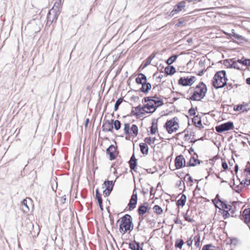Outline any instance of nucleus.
I'll return each instance as SVG.
<instances>
[{
  "mask_svg": "<svg viewBox=\"0 0 250 250\" xmlns=\"http://www.w3.org/2000/svg\"><path fill=\"white\" fill-rule=\"evenodd\" d=\"M228 80L226 71H219L215 74L212 81V84L215 89H218L225 87L227 84Z\"/></svg>",
  "mask_w": 250,
  "mask_h": 250,
  "instance_id": "f257e3e1",
  "label": "nucleus"
},
{
  "mask_svg": "<svg viewBox=\"0 0 250 250\" xmlns=\"http://www.w3.org/2000/svg\"><path fill=\"white\" fill-rule=\"evenodd\" d=\"M120 220L121 223L119 225V231L123 234H125L128 231H131L134 228V225L132 222L131 216L126 214L122 217Z\"/></svg>",
  "mask_w": 250,
  "mask_h": 250,
  "instance_id": "f03ea898",
  "label": "nucleus"
},
{
  "mask_svg": "<svg viewBox=\"0 0 250 250\" xmlns=\"http://www.w3.org/2000/svg\"><path fill=\"white\" fill-rule=\"evenodd\" d=\"M178 121L179 119L177 117H175L169 120H167L164 127L168 133L171 134L172 132L178 130L179 128Z\"/></svg>",
  "mask_w": 250,
  "mask_h": 250,
  "instance_id": "7ed1b4c3",
  "label": "nucleus"
},
{
  "mask_svg": "<svg viewBox=\"0 0 250 250\" xmlns=\"http://www.w3.org/2000/svg\"><path fill=\"white\" fill-rule=\"evenodd\" d=\"M150 209L149 204L147 202H145L143 204L139 206L137 212L139 215V219L143 220L144 219V214L147 212Z\"/></svg>",
  "mask_w": 250,
  "mask_h": 250,
  "instance_id": "20e7f679",
  "label": "nucleus"
},
{
  "mask_svg": "<svg viewBox=\"0 0 250 250\" xmlns=\"http://www.w3.org/2000/svg\"><path fill=\"white\" fill-rule=\"evenodd\" d=\"M234 128L233 122L229 121L215 127V130L218 133H222L226 131L232 129Z\"/></svg>",
  "mask_w": 250,
  "mask_h": 250,
  "instance_id": "39448f33",
  "label": "nucleus"
},
{
  "mask_svg": "<svg viewBox=\"0 0 250 250\" xmlns=\"http://www.w3.org/2000/svg\"><path fill=\"white\" fill-rule=\"evenodd\" d=\"M136 188L133 191V194L131 196V198L129 200L127 207H128V210H133L135 208L138 201V195L136 191Z\"/></svg>",
  "mask_w": 250,
  "mask_h": 250,
  "instance_id": "423d86ee",
  "label": "nucleus"
},
{
  "mask_svg": "<svg viewBox=\"0 0 250 250\" xmlns=\"http://www.w3.org/2000/svg\"><path fill=\"white\" fill-rule=\"evenodd\" d=\"M116 180L113 182V181L105 180L104 185L106 187L105 189L103 191V194L104 197L109 196L111 191H112Z\"/></svg>",
  "mask_w": 250,
  "mask_h": 250,
  "instance_id": "0eeeda50",
  "label": "nucleus"
},
{
  "mask_svg": "<svg viewBox=\"0 0 250 250\" xmlns=\"http://www.w3.org/2000/svg\"><path fill=\"white\" fill-rule=\"evenodd\" d=\"M60 14V12L50 10L47 16L46 25L50 26L54 21H56Z\"/></svg>",
  "mask_w": 250,
  "mask_h": 250,
  "instance_id": "6e6552de",
  "label": "nucleus"
},
{
  "mask_svg": "<svg viewBox=\"0 0 250 250\" xmlns=\"http://www.w3.org/2000/svg\"><path fill=\"white\" fill-rule=\"evenodd\" d=\"M174 162L176 169H180L184 167L187 166L186 160L182 155L177 156L175 159Z\"/></svg>",
  "mask_w": 250,
  "mask_h": 250,
  "instance_id": "1a4fd4ad",
  "label": "nucleus"
},
{
  "mask_svg": "<svg viewBox=\"0 0 250 250\" xmlns=\"http://www.w3.org/2000/svg\"><path fill=\"white\" fill-rule=\"evenodd\" d=\"M117 147L113 145H111L106 149V152L109 155V160L112 161L116 159L118 152L117 151Z\"/></svg>",
  "mask_w": 250,
  "mask_h": 250,
  "instance_id": "9d476101",
  "label": "nucleus"
},
{
  "mask_svg": "<svg viewBox=\"0 0 250 250\" xmlns=\"http://www.w3.org/2000/svg\"><path fill=\"white\" fill-rule=\"evenodd\" d=\"M239 218L244 221L249 227L250 223V208L245 209L242 212V214L239 216Z\"/></svg>",
  "mask_w": 250,
  "mask_h": 250,
  "instance_id": "9b49d317",
  "label": "nucleus"
},
{
  "mask_svg": "<svg viewBox=\"0 0 250 250\" xmlns=\"http://www.w3.org/2000/svg\"><path fill=\"white\" fill-rule=\"evenodd\" d=\"M102 131L104 132H113L112 123L109 120H104L102 126Z\"/></svg>",
  "mask_w": 250,
  "mask_h": 250,
  "instance_id": "f8f14e48",
  "label": "nucleus"
},
{
  "mask_svg": "<svg viewBox=\"0 0 250 250\" xmlns=\"http://www.w3.org/2000/svg\"><path fill=\"white\" fill-rule=\"evenodd\" d=\"M205 96H204L202 92H199L198 90H195L193 92L192 95L190 97L187 98V99L193 101H199Z\"/></svg>",
  "mask_w": 250,
  "mask_h": 250,
  "instance_id": "ddd939ff",
  "label": "nucleus"
},
{
  "mask_svg": "<svg viewBox=\"0 0 250 250\" xmlns=\"http://www.w3.org/2000/svg\"><path fill=\"white\" fill-rule=\"evenodd\" d=\"M193 155H196V158L194 156H191L189 161L187 163V167H195L197 164L200 165L202 163L201 160L197 159L198 156L196 152Z\"/></svg>",
  "mask_w": 250,
  "mask_h": 250,
  "instance_id": "4468645a",
  "label": "nucleus"
},
{
  "mask_svg": "<svg viewBox=\"0 0 250 250\" xmlns=\"http://www.w3.org/2000/svg\"><path fill=\"white\" fill-rule=\"evenodd\" d=\"M157 53L153 52L141 65L139 68V70L143 69L147 65H149L151 61L155 58Z\"/></svg>",
  "mask_w": 250,
  "mask_h": 250,
  "instance_id": "2eb2a0df",
  "label": "nucleus"
},
{
  "mask_svg": "<svg viewBox=\"0 0 250 250\" xmlns=\"http://www.w3.org/2000/svg\"><path fill=\"white\" fill-rule=\"evenodd\" d=\"M128 163L131 170L136 171V169L137 166V159L135 158L134 153H133L131 156Z\"/></svg>",
  "mask_w": 250,
  "mask_h": 250,
  "instance_id": "dca6fc26",
  "label": "nucleus"
},
{
  "mask_svg": "<svg viewBox=\"0 0 250 250\" xmlns=\"http://www.w3.org/2000/svg\"><path fill=\"white\" fill-rule=\"evenodd\" d=\"M151 88V84L149 83L146 82H145V83H144V84L142 85V87L137 91L142 92L146 94L148 93Z\"/></svg>",
  "mask_w": 250,
  "mask_h": 250,
  "instance_id": "f3484780",
  "label": "nucleus"
},
{
  "mask_svg": "<svg viewBox=\"0 0 250 250\" xmlns=\"http://www.w3.org/2000/svg\"><path fill=\"white\" fill-rule=\"evenodd\" d=\"M195 89L198 90L199 92H202L204 96H206L207 92V87L206 85L202 82H201L195 87Z\"/></svg>",
  "mask_w": 250,
  "mask_h": 250,
  "instance_id": "a211bd4d",
  "label": "nucleus"
},
{
  "mask_svg": "<svg viewBox=\"0 0 250 250\" xmlns=\"http://www.w3.org/2000/svg\"><path fill=\"white\" fill-rule=\"evenodd\" d=\"M192 123L195 126L198 128H202L203 127V125H202V119L201 117L199 115L194 116L192 119Z\"/></svg>",
  "mask_w": 250,
  "mask_h": 250,
  "instance_id": "6ab92c4d",
  "label": "nucleus"
},
{
  "mask_svg": "<svg viewBox=\"0 0 250 250\" xmlns=\"http://www.w3.org/2000/svg\"><path fill=\"white\" fill-rule=\"evenodd\" d=\"M136 83L138 84H142L147 82V78L146 76L143 73H139L138 76L135 79Z\"/></svg>",
  "mask_w": 250,
  "mask_h": 250,
  "instance_id": "aec40b11",
  "label": "nucleus"
},
{
  "mask_svg": "<svg viewBox=\"0 0 250 250\" xmlns=\"http://www.w3.org/2000/svg\"><path fill=\"white\" fill-rule=\"evenodd\" d=\"M186 0H183L177 3L174 7L173 11L179 13L186 7Z\"/></svg>",
  "mask_w": 250,
  "mask_h": 250,
  "instance_id": "412c9836",
  "label": "nucleus"
},
{
  "mask_svg": "<svg viewBox=\"0 0 250 250\" xmlns=\"http://www.w3.org/2000/svg\"><path fill=\"white\" fill-rule=\"evenodd\" d=\"M178 84L184 86L191 85L188 77H181L178 80Z\"/></svg>",
  "mask_w": 250,
  "mask_h": 250,
  "instance_id": "4be33fe9",
  "label": "nucleus"
},
{
  "mask_svg": "<svg viewBox=\"0 0 250 250\" xmlns=\"http://www.w3.org/2000/svg\"><path fill=\"white\" fill-rule=\"evenodd\" d=\"M165 75H172L176 72L175 68L173 65L167 66L164 70Z\"/></svg>",
  "mask_w": 250,
  "mask_h": 250,
  "instance_id": "5701e85b",
  "label": "nucleus"
},
{
  "mask_svg": "<svg viewBox=\"0 0 250 250\" xmlns=\"http://www.w3.org/2000/svg\"><path fill=\"white\" fill-rule=\"evenodd\" d=\"M141 153L144 155H147L148 153L149 148L147 143H141L139 144Z\"/></svg>",
  "mask_w": 250,
  "mask_h": 250,
  "instance_id": "b1692460",
  "label": "nucleus"
},
{
  "mask_svg": "<svg viewBox=\"0 0 250 250\" xmlns=\"http://www.w3.org/2000/svg\"><path fill=\"white\" fill-rule=\"evenodd\" d=\"M157 121H158L155 119L152 120L151 126L150 127V134L152 135L155 134L158 130Z\"/></svg>",
  "mask_w": 250,
  "mask_h": 250,
  "instance_id": "393cba45",
  "label": "nucleus"
},
{
  "mask_svg": "<svg viewBox=\"0 0 250 250\" xmlns=\"http://www.w3.org/2000/svg\"><path fill=\"white\" fill-rule=\"evenodd\" d=\"M153 98H154L153 103L155 104V109H157V107H159L164 104L163 101L162 99L159 98L157 96V95L155 94L153 96Z\"/></svg>",
  "mask_w": 250,
  "mask_h": 250,
  "instance_id": "a878e982",
  "label": "nucleus"
},
{
  "mask_svg": "<svg viewBox=\"0 0 250 250\" xmlns=\"http://www.w3.org/2000/svg\"><path fill=\"white\" fill-rule=\"evenodd\" d=\"M192 212V210H190L188 209L187 210L186 213L183 214L185 220L190 223H192L194 221L191 217Z\"/></svg>",
  "mask_w": 250,
  "mask_h": 250,
  "instance_id": "bb28decb",
  "label": "nucleus"
},
{
  "mask_svg": "<svg viewBox=\"0 0 250 250\" xmlns=\"http://www.w3.org/2000/svg\"><path fill=\"white\" fill-rule=\"evenodd\" d=\"M61 2L62 0H57L55 2L53 7L50 10L57 13L60 12V8L62 7Z\"/></svg>",
  "mask_w": 250,
  "mask_h": 250,
  "instance_id": "cd10ccee",
  "label": "nucleus"
},
{
  "mask_svg": "<svg viewBox=\"0 0 250 250\" xmlns=\"http://www.w3.org/2000/svg\"><path fill=\"white\" fill-rule=\"evenodd\" d=\"M186 201L187 196L185 194H182L181 198L176 202L177 206L183 207L185 205Z\"/></svg>",
  "mask_w": 250,
  "mask_h": 250,
  "instance_id": "c85d7f7f",
  "label": "nucleus"
},
{
  "mask_svg": "<svg viewBox=\"0 0 250 250\" xmlns=\"http://www.w3.org/2000/svg\"><path fill=\"white\" fill-rule=\"evenodd\" d=\"M234 59H226L223 61H221L219 62L222 63L223 65L226 66L227 68H232V62Z\"/></svg>",
  "mask_w": 250,
  "mask_h": 250,
  "instance_id": "c756f323",
  "label": "nucleus"
},
{
  "mask_svg": "<svg viewBox=\"0 0 250 250\" xmlns=\"http://www.w3.org/2000/svg\"><path fill=\"white\" fill-rule=\"evenodd\" d=\"M237 62L244 66H250V59L245 58L244 57H243L241 59H238Z\"/></svg>",
  "mask_w": 250,
  "mask_h": 250,
  "instance_id": "7c9ffc66",
  "label": "nucleus"
},
{
  "mask_svg": "<svg viewBox=\"0 0 250 250\" xmlns=\"http://www.w3.org/2000/svg\"><path fill=\"white\" fill-rule=\"evenodd\" d=\"M129 248L131 250H139L141 247L139 242L134 241V243H129Z\"/></svg>",
  "mask_w": 250,
  "mask_h": 250,
  "instance_id": "2f4dec72",
  "label": "nucleus"
},
{
  "mask_svg": "<svg viewBox=\"0 0 250 250\" xmlns=\"http://www.w3.org/2000/svg\"><path fill=\"white\" fill-rule=\"evenodd\" d=\"M111 122L112 123L113 128H114L116 130H118L120 129L122 124L120 121L118 120H114L112 119Z\"/></svg>",
  "mask_w": 250,
  "mask_h": 250,
  "instance_id": "473e14b6",
  "label": "nucleus"
},
{
  "mask_svg": "<svg viewBox=\"0 0 250 250\" xmlns=\"http://www.w3.org/2000/svg\"><path fill=\"white\" fill-rule=\"evenodd\" d=\"M21 206L22 207V210L24 212L27 213L29 211V208L27 204V200L26 199H23L21 202Z\"/></svg>",
  "mask_w": 250,
  "mask_h": 250,
  "instance_id": "72a5a7b5",
  "label": "nucleus"
},
{
  "mask_svg": "<svg viewBox=\"0 0 250 250\" xmlns=\"http://www.w3.org/2000/svg\"><path fill=\"white\" fill-rule=\"evenodd\" d=\"M144 109L146 108L148 110H150L153 108L154 110L153 111H149V113H152L156 110V109H155V104H150V103H147L146 104H144Z\"/></svg>",
  "mask_w": 250,
  "mask_h": 250,
  "instance_id": "f704fd0d",
  "label": "nucleus"
},
{
  "mask_svg": "<svg viewBox=\"0 0 250 250\" xmlns=\"http://www.w3.org/2000/svg\"><path fill=\"white\" fill-rule=\"evenodd\" d=\"M178 58V55L176 54H174L171 56L166 61V63L170 65L172 63H173Z\"/></svg>",
  "mask_w": 250,
  "mask_h": 250,
  "instance_id": "c9c22d12",
  "label": "nucleus"
},
{
  "mask_svg": "<svg viewBox=\"0 0 250 250\" xmlns=\"http://www.w3.org/2000/svg\"><path fill=\"white\" fill-rule=\"evenodd\" d=\"M212 202L214 205L215 207H217V204L220 203L221 205V203L225 202V200H222L220 199V195L218 194H217L216 195L215 198L214 199L212 200Z\"/></svg>",
  "mask_w": 250,
  "mask_h": 250,
  "instance_id": "e433bc0d",
  "label": "nucleus"
},
{
  "mask_svg": "<svg viewBox=\"0 0 250 250\" xmlns=\"http://www.w3.org/2000/svg\"><path fill=\"white\" fill-rule=\"evenodd\" d=\"M184 243V241L182 239H177L175 243V247L181 249Z\"/></svg>",
  "mask_w": 250,
  "mask_h": 250,
  "instance_id": "4c0bfd02",
  "label": "nucleus"
},
{
  "mask_svg": "<svg viewBox=\"0 0 250 250\" xmlns=\"http://www.w3.org/2000/svg\"><path fill=\"white\" fill-rule=\"evenodd\" d=\"M221 206L223 209H227L226 210H229V211H230L233 208L232 206L227 204V201L226 200L221 203Z\"/></svg>",
  "mask_w": 250,
  "mask_h": 250,
  "instance_id": "58836bf2",
  "label": "nucleus"
},
{
  "mask_svg": "<svg viewBox=\"0 0 250 250\" xmlns=\"http://www.w3.org/2000/svg\"><path fill=\"white\" fill-rule=\"evenodd\" d=\"M202 250H217V248L212 244H208L205 245L203 247Z\"/></svg>",
  "mask_w": 250,
  "mask_h": 250,
  "instance_id": "ea45409f",
  "label": "nucleus"
},
{
  "mask_svg": "<svg viewBox=\"0 0 250 250\" xmlns=\"http://www.w3.org/2000/svg\"><path fill=\"white\" fill-rule=\"evenodd\" d=\"M130 125L128 123H126L124 125V131L125 134L128 135L129 136L131 135V132H130Z\"/></svg>",
  "mask_w": 250,
  "mask_h": 250,
  "instance_id": "a19ab883",
  "label": "nucleus"
},
{
  "mask_svg": "<svg viewBox=\"0 0 250 250\" xmlns=\"http://www.w3.org/2000/svg\"><path fill=\"white\" fill-rule=\"evenodd\" d=\"M221 214L223 215V217L224 219H226L228 218L231 216L229 210H226V209H222L221 211H220Z\"/></svg>",
  "mask_w": 250,
  "mask_h": 250,
  "instance_id": "79ce46f5",
  "label": "nucleus"
},
{
  "mask_svg": "<svg viewBox=\"0 0 250 250\" xmlns=\"http://www.w3.org/2000/svg\"><path fill=\"white\" fill-rule=\"evenodd\" d=\"M156 140V139L155 137L151 138V137H149L145 138L144 139V142L149 145H151L152 144L154 143Z\"/></svg>",
  "mask_w": 250,
  "mask_h": 250,
  "instance_id": "37998d69",
  "label": "nucleus"
},
{
  "mask_svg": "<svg viewBox=\"0 0 250 250\" xmlns=\"http://www.w3.org/2000/svg\"><path fill=\"white\" fill-rule=\"evenodd\" d=\"M195 241V245L196 247L199 248L200 246V235L199 234H197L194 238Z\"/></svg>",
  "mask_w": 250,
  "mask_h": 250,
  "instance_id": "c03bdc74",
  "label": "nucleus"
},
{
  "mask_svg": "<svg viewBox=\"0 0 250 250\" xmlns=\"http://www.w3.org/2000/svg\"><path fill=\"white\" fill-rule=\"evenodd\" d=\"M123 101V98H119L116 102L114 105V111H116L119 109L120 105L122 104Z\"/></svg>",
  "mask_w": 250,
  "mask_h": 250,
  "instance_id": "a18cd8bd",
  "label": "nucleus"
},
{
  "mask_svg": "<svg viewBox=\"0 0 250 250\" xmlns=\"http://www.w3.org/2000/svg\"><path fill=\"white\" fill-rule=\"evenodd\" d=\"M153 209H154V212L157 214H161L163 213V209L158 205H155Z\"/></svg>",
  "mask_w": 250,
  "mask_h": 250,
  "instance_id": "49530a36",
  "label": "nucleus"
},
{
  "mask_svg": "<svg viewBox=\"0 0 250 250\" xmlns=\"http://www.w3.org/2000/svg\"><path fill=\"white\" fill-rule=\"evenodd\" d=\"M95 198L97 200L98 202H101V201H103L102 195L100 193L98 188L96 189L95 190Z\"/></svg>",
  "mask_w": 250,
  "mask_h": 250,
  "instance_id": "de8ad7c7",
  "label": "nucleus"
},
{
  "mask_svg": "<svg viewBox=\"0 0 250 250\" xmlns=\"http://www.w3.org/2000/svg\"><path fill=\"white\" fill-rule=\"evenodd\" d=\"M131 131L134 134L135 136H137L138 134V127L136 125H132L130 128Z\"/></svg>",
  "mask_w": 250,
  "mask_h": 250,
  "instance_id": "09e8293b",
  "label": "nucleus"
},
{
  "mask_svg": "<svg viewBox=\"0 0 250 250\" xmlns=\"http://www.w3.org/2000/svg\"><path fill=\"white\" fill-rule=\"evenodd\" d=\"M186 21L184 18H180L178 20L177 22L176 23L175 26L177 27H179L182 26L183 25H185V22Z\"/></svg>",
  "mask_w": 250,
  "mask_h": 250,
  "instance_id": "8fccbe9b",
  "label": "nucleus"
},
{
  "mask_svg": "<svg viewBox=\"0 0 250 250\" xmlns=\"http://www.w3.org/2000/svg\"><path fill=\"white\" fill-rule=\"evenodd\" d=\"M154 98L153 97H146L143 98L142 100V103H146V102H153Z\"/></svg>",
  "mask_w": 250,
  "mask_h": 250,
  "instance_id": "3c124183",
  "label": "nucleus"
},
{
  "mask_svg": "<svg viewBox=\"0 0 250 250\" xmlns=\"http://www.w3.org/2000/svg\"><path fill=\"white\" fill-rule=\"evenodd\" d=\"M240 184L242 185H250V178H245L244 180H242V181L240 182Z\"/></svg>",
  "mask_w": 250,
  "mask_h": 250,
  "instance_id": "603ef678",
  "label": "nucleus"
},
{
  "mask_svg": "<svg viewBox=\"0 0 250 250\" xmlns=\"http://www.w3.org/2000/svg\"><path fill=\"white\" fill-rule=\"evenodd\" d=\"M229 185L230 187L233 190H234L236 192H237L238 193H239L242 191V188L241 187H240L239 186H236L235 187V188H233V186L231 184H229Z\"/></svg>",
  "mask_w": 250,
  "mask_h": 250,
  "instance_id": "864d4df0",
  "label": "nucleus"
},
{
  "mask_svg": "<svg viewBox=\"0 0 250 250\" xmlns=\"http://www.w3.org/2000/svg\"><path fill=\"white\" fill-rule=\"evenodd\" d=\"M188 113L189 114V115L190 116H196L195 114H196V111H195V109L193 107H191L188 111Z\"/></svg>",
  "mask_w": 250,
  "mask_h": 250,
  "instance_id": "5fc2aeb1",
  "label": "nucleus"
},
{
  "mask_svg": "<svg viewBox=\"0 0 250 250\" xmlns=\"http://www.w3.org/2000/svg\"><path fill=\"white\" fill-rule=\"evenodd\" d=\"M232 36L235 39L237 40H244V38L243 37L236 33H233Z\"/></svg>",
  "mask_w": 250,
  "mask_h": 250,
  "instance_id": "6e6d98bb",
  "label": "nucleus"
},
{
  "mask_svg": "<svg viewBox=\"0 0 250 250\" xmlns=\"http://www.w3.org/2000/svg\"><path fill=\"white\" fill-rule=\"evenodd\" d=\"M140 115V114H139L138 112H137L135 111V110H134V107H132V109L131 110L130 114L127 115V116H132V115H135V116H137V117L138 118H139V117L138 116Z\"/></svg>",
  "mask_w": 250,
  "mask_h": 250,
  "instance_id": "4d7b16f0",
  "label": "nucleus"
},
{
  "mask_svg": "<svg viewBox=\"0 0 250 250\" xmlns=\"http://www.w3.org/2000/svg\"><path fill=\"white\" fill-rule=\"evenodd\" d=\"M230 211L231 217H236L237 216V215L236 214V207H234V208H233Z\"/></svg>",
  "mask_w": 250,
  "mask_h": 250,
  "instance_id": "13d9d810",
  "label": "nucleus"
},
{
  "mask_svg": "<svg viewBox=\"0 0 250 250\" xmlns=\"http://www.w3.org/2000/svg\"><path fill=\"white\" fill-rule=\"evenodd\" d=\"M238 240L236 238H233L230 239V242L231 245H233L234 246H236L238 243Z\"/></svg>",
  "mask_w": 250,
  "mask_h": 250,
  "instance_id": "bf43d9fd",
  "label": "nucleus"
},
{
  "mask_svg": "<svg viewBox=\"0 0 250 250\" xmlns=\"http://www.w3.org/2000/svg\"><path fill=\"white\" fill-rule=\"evenodd\" d=\"M243 108V105L242 104H238L236 105V106L234 107V111H240L242 110Z\"/></svg>",
  "mask_w": 250,
  "mask_h": 250,
  "instance_id": "052dcab7",
  "label": "nucleus"
},
{
  "mask_svg": "<svg viewBox=\"0 0 250 250\" xmlns=\"http://www.w3.org/2000/svg\"><path fill=\"white\" fill-rule=\"evenodd\" d=\"M237 62H238L237 61H233L232 62V68L237 69V70H241L240 67L237 65Z\"/></svg>",
  "mask_w": 250,
  "mask_h": 250,
  "instance_id": "680f3d73",
  "label": "nucleus"
},
{
  "mask_svg": "<svg viewBox=\"0 0 250 250\" xmlns=\"http://www.w3.org/2000/svg\"><path fill=\"white\" fill-rule=\"evenodd\" d=\"M245 171L248 172L249 173V174L250 175V162H247V166L245 169Z\"/></svg>",
  "mask_w": 250,
  "mask_h": 250,
  "instance_id": "e2e57ef3",
  "label": "nucleus"
},
{
  "mask_svg": "<svg viewBox=\"0 0 250 250\" xmlns=\"http://www.w3.org/2000/svg\"><path fill=\"white\" fill-rule=\"evenodd\" d=\"M222 167L224 170H226L228 168V165L226 161H223L222 163Z\"/></svg>",
  "mask_w": 250,
  "mask_h": 250,
  "instance_id": "0e129e2a",
  "label": "nucleus"
},
{
  "mask_svg": "<svg viewBox=\"0 0 250 250\" xmlns=\"http://www.w3.org/2000/svg\"><path fill=\"white\" fill-rule=\"evenodd\" d=\"M134 108H135L136 111H139L140 113L141 112V111H142V110H143V109H144V106L142 107L140 104L138 105L136 107H134Z\"/></svg>",
  "mask_w": 250,
  "mask_h": 250,
  "instance_id": "69168bd1",
  "label": "nucleus"
},
{
  "mask_svg": "<svg viewBox=\"0 0 250 250\" xmlns=\"http://www.w3.org/2000/svg\"><path fill=\"white\" fill-rule=\"evenodd\" d=\"M226 85L227 86V89L228 90H230L233 88V86L232 83H227V85Z\"/></svg>",
  "mask_w": 250,
  "mask_h": 250,
  "instance_id": "338daca9",
  "label": "nucleus"
},
{
  "mask_svg": "<svg viewBox=\"0 0 250 250\" xmlns=\"http://www.w3.org/2000/svg\"><path fill=\"white\" fill-rule=\"evenodd\" d=\"M193 242V240L192 239L191 237H190L189 239L187 240L186 242L187 245L188 247H190L192 245Z\"/></svg>",
  "mask_w": 250,
  "mask_h": 250,
  "instance_id": "774afa93",
  "label": "nucleus"
}]
</instances>
